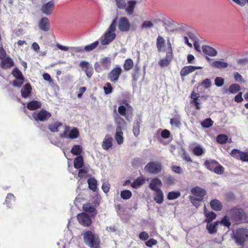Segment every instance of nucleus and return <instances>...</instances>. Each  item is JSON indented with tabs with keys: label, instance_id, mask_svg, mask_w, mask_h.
<instances>
[{
	"label": "nucleus",
	"instance_id": "nucleus-17",
	"mask_svg": "<svg viewBox=\"0 0 248 248\" xmlns=\"http://www.w3.org/2000/svg\"><path fill=\"white\" fill-rule=\"evenodd\" d=\"M202 67L200 66H185L182 68L180 71V76L182 77H184L189 74L192 73L197 69H201Z\"/></svg>",
	"mask_w": 248,
	"mask_h": 248
},
{
	"label": "nucleus",
	"instance_id": "nucleus-45",
	"mask_svg": "<svg viewBox=\"0 0 248 248\" xmlns=\"http://www.w3.org/2000/svg\"><path fill=\"white\" fill-rule=\"evenodd\" d=\"M62 125V123H61L55 122L53 124H49L48 127L52 132H57L59 131L58 128Z\"/></svg>",
	"mask_w": 248,
	"mask_h": 248
},
{
	"label": "nucleus",
	"instance_id": "nucleus-1",
	"mask_svg": "<svg viewBox=\"0 0 248 248\" xmlns=\"http://www.w3.org/2000/svg\"><path fill=\"white\" fill-rule=\"evenodd\" d=\"M84 243L91 248H100L101 240L99 235L94 232L88 230L82 234Z\"/></svg>",
	"mask_w": 248,
	"mask_h": 248
},
{
	"label": "nucleus",
	"instance_id": "nucleus-25",
	"mask_svg": "<svg viewBox=\"0 0 248 248\" xmlns=\"http://www.w3.org/2000/svg\"><path fill=\"white\" fill-rule=\"evenodd\" d=\"M41 102L36 100L29 101L27 105V108L30 110H36L41 108Z\"/></svg>",
	"mask_w": 248,
	"mask_h": 248
},
{
	"label": "nucleus",
	"instance_id": "nucleus-16",
	"mask_svg": "<svg viewBox=\"0 0 248 248\" xmlns=\"http://www.w3.org/2000/svg\"><path fill=\"white\" fill-rule=\"evenodd\" d=\"M0 67L3 69H8L14 66V62L9 56L6 57L1 60Z\"/></svg>",
	"mask_w": 248,
	"mask_h": 248
},
{
	"label": "nucleus",
	"instance_id": "nucleus-39",
	"mask_svg": "<svg viewBox=\"0 0 248 248\" xmlns=\"http://www.w3.org/2000/svg\"><path fill=\"white\" fill-rule=\"evenodd\" d=\"M89 188L93 191L97 189V181L93 178H89L87 180Z\"/></svg>",
	"mask_w": 248,
	"mask_h": 248
},
{
	"label": "nucleus",
	"instance_id": "nucleus-62",
	"mask_svg": "<svg viewBox=\"0 0 248 248\" xmlns=\"http://www.w3.org/2000/svg\"><path fill=\"white\" fill-rule=\"evenodd\" d=\"M157 243V242L155 239L151 238L145 242V245L148 247H152L153 246L156 245Z\"/></svg>",
	"mask_w": 248,
	"mask_h": 248
},
{
	"label": "nucleus",
	"instance_id": "nucleus-9",
	"mask_svg": "<svg viewBox=\"0 0 248 248\" xmlns=\"http://www.w3.org/2000/svg\"><path fill=\"white\" fill-rule=\"evenodd\" d=\"M131 25L126 17H120L118 21V28L121 32H128L130 31Z\"/></svg>",
	"mask_w": 248,
	"mask_h": 248
},
{
	"label": "nucleus",
	"instance_id": "nucleus-15",
	"mask_svg": "<svg viewBox=\"0 0 248 248\" xmlns=\"http://www.w3.org/2000/svg\"><path fill=\"white\" fill-rule=\"evenodd\" d=\"M191 193L196 198L199 199L200 201H202L203 197L206 194V190L199 186H195L191 189Z\"/></svg>",
	"mask_w": 248,
	"mask_h": 248
},
{
	"label": "nucleus",
	"instance_id": "nucleus-53",
	"mask_svg": "<svg viewBox=\"0 0 248 248\" xmlns=\"http://www.w3.org/2000/svg\"><path fill=\"white\" fill-rule=\"evenodd\" d=\"M217 221L218 222V224H222L224 226L227 227L228 228H229L231 225L230 220L226 216H225L220 221Z\"/></svg>",
	"mask_w": 248,
	"mask_h": 248
},
{
	"label": "nucleus",
	"instance_id": "nucleus-35",
	"mask_svg": "<svg viewBox=\"0 0 248 248\" xmlns=\"http://www.w3.org/2000/svg\"><path fill=\"white\" fill-rule=\"evenodd\" d=\"M83 158L82 156H77L74 161V166L76 169H80L83 166Z\"/></svg>",
	"mask_w": 248,
	"mask_h": 248
},
{
	"label": "nucleus",
	"instance_id": "nucleus-31",
	"mask_svg": "<svg viewBox=\"0 0 248 248\" xmlns=\"http://www.w3.org/2000/svg\"><path fill=\"white\" fill-rule=\"evenodd\" d=\"M199 97V94L198 93H195L194 92H192L191 93L190 98L192 100L191 101L190 103L194 105L196 108L198 110H199L201 108L200 103L197 101Z\"/></svg>",
	"mask_w": 248,
	"mask_h": 248
},
{
	"label": "nucleus",
	"instance_id": "nucleus-27",
	"mask_svg": "<svg viewBox=\"0 0 248 248\" xmlns=\"http://www.w3.org/2000/svg\"><path fill=\"white\" fill-rule=\"evenodd\" d=\"M155 191V193L153 197L154 200L157 203H162L164 201V194L163 191L161 189L157 190Z\"/></svg>",
	"mask_w": 248,
	"mask_h": 248
},
{
	"label": "nucleus",
	"instance_id": "nucleus-13",
	"mask_svg": "<svg viewBox=\"0 0 248 248\" xmlns=\"http://www.w3.org/2000/svg\"><path fill=\"white\" fill-rule=\"evenodd\" d=\"M55 2L53 0H50L42 5L41 11L46 16L51 15L55 9Z\"/></svg>",
	"mask_w": 248,
	"mask_h": 248
},
{
	"label": "nucleus",
	"instance_id": "nucleus-28",
	"mask_svg": "<svg viewBox=\"0 0 248 248\" xmlns=\"http://www.w3.org/2000/svg\"><path fill=\"white\" fill-rule=\"evenodd\" d=\"M192 144L190 147L193 154L196 156H201L204 153V150L200 145L193 146Z\"/></svg>",
	"mask_w": 248,
	"mask_h": 248
},
{
	"label": "nucleus",
	"instance_id": "nucleus-50",
	"mask_svg": "<svg viewBox=\"0 0 248 248\" xmlns=\"http://www.w3.org/2000/svg\"><path fill=\"white\" fill-rule=\"evenodd\" d=\"M242 151L237 149H233L231 152L230 155L234 158L240 160V156Z\"/></svg>",
	"mask_w": 248,
	"mask_h": 248
},
{
	"label": "nucleus",
	"instance_id": "nucleus-36",
	"mask_svg": "<svg viewBox=\"0 0 248 248\" xmlns=\"http://www.w3.org/2000/svg\"><path fill=\"white\" fill-rule=\"evenodd\" d=\"M211 65L212 67L218 69L225 68L228 65L227 62L218 61L213 62Z\"/></svg>",
	"mask_w": 248,
	"mask_h": 248
},
{
	"label": "nucleus",
	"instance_id": "nucleus-48",
	"mask_svg": "<svg viewBox=\"0 0 248 248\" xmlns=\"http://www.w3.org/2000/svg\"><path fill=\"white\" fill-rule=\"evenodd\" d=\"M240 90V86L238 84H232L229 88V91L231 93H235Z\"/></svg>",
	"mask_w": 248,
	"mask_h": 248
},
{
	"label": "nucleus",
	"instance_id": "nucleus-46",
	"mask_svg": "<svg viewBox=\"0 0 248 248\" xmlns=\"http://www.w3.org/2000/svg\"><path fill=\"white\" fill-rule=\"evenodd\" d=\"M114 121L117 126H122L125 124V122L120 116L116 114L114 116Z\"/></svg>",
	"mask_w": 248,
	"mask_h": 248
},
{
	"label": "nucleus",
	"instance_id": "nucleus-4",
	"mask_svg": "<svg viewBox=\"0 0 248 248\" xmlns=\"http://www.w3.org/2000/svg\"><path fill=\"white\" fill-rule=\"evenodd\" d=\"M126 0H115L117 7L120 9H125L128 15L133 14L136 7L137 1L134 0H130L127 2V6L126 7Z\"/></svg>",
	"mask_w": 248,
	"mask_h": 248
},
{
	"label": "nucleus",
	"instance_id": "nucleus-8",
	"mask_svg": "<svg viewBox=\"0 0 248 248\" xmlns=\"http://www.w3.org/2000/svg\"><path fill=\"white\" fill-rule=\"evenodd\" d=\"M144 169L146 172L150 174H156L161 171L162 165L159 162L151 161L147 164Z\"/></svg>",
	"mask_w": 248,
	"mask_h": 248
},
{
	"label": "nucleus",
	"instance_id": "nucleus-10",
	"mask_svg": "<svg viewBox=\"0 0 248 248\" xmlns=\"http://www.w3.org/2000/svg\"><path fill=\"white\" fill-rule=\"evenodd\" d=\"M52 115L50 112L44 109H42L38 112L33 113L32 116L36 121L45 122L47 121Z\"/></svg>",
	"mask_w": 248,
	"mask_h": 248
},
{
	"label": "nucleus",
	"instance_id": "nucleus-59",
	"mask_svg": "<svg viewBox=\"0 0 248 248\" xmlns=\"http://www.w3.org/2000/svg\"><path fill=\"white\" fill-rule=\"evenodd\" d=\"M211 84V81L209 78L205 79L201 83V85L205 89L209 88Z\"/></svg>",
	"mask_w": 248,
	"mask_h": 248
},
{
	"label": "nucleus",
	"instance_id": "nucleus-58",
	"mask_svg": "<svg viewBox=\"0 0 248 248\" xmlns=\"http://www.w3.org/2000/svg\"><path fill=\"white\" fill-rule=\"evenodd\" d=\"M224 83V79L220 77H217L215 79V84L217 87H221Z\"/></svg>",
	"mask_w": 248,
	"mask_h": 248
},
{
	"label": "nucleus",
	"instance_id": "nucleus-12",
	"mask_svg": "<svg viewBox=\"0 0 248 248\" xmlns=\"http://www.w3.org/2000/svg\"><path fill=\"white\" fill-rule=\"evenodd\" d=\"M77 220L80 224L84 227H90L92 224V220L90 217L85 212L78 214Z\"/></svg>",
	"mask_w": 248,
	"mask_h": 248
},
{
	"label": "nucleus",
	"instance_id": "nucleus-44",
	"mask_svg": "<svg viewBox=\"0 0 248 248\" xmlns=\"http://www.w3.org/2000/svg\"><path fill=\"white\" fill-rule=\"evenodd\" d=\"M12 74L16 79H23V78H25L22 72L17 68H15L13 70Z\"/></svg>",
	"mask_w": 248,
	"mask_h": 248
},
{
	"label": "nucleus",
	"instance_id": "nucleus-49",
	"mask_svg": "<svg viewBox=\"0 0 248 248\" xmlns=\"http://www.w3.org/2000/svg\"><path fill=\"white\" fill-rule=\"evenodd\" d=\"M214 122L211 120V118H207L203 121L201 125L203 128H207L212 126L213 125Z\"/></svg>",
	"mask_w": 248,
	"mask_h": 248
},
{
	"label": "nucleus",
	"instance_id": "nucleus-5",
	"mask_svg": "<svg viewBox=\"0 0 248 248\" xmlns=\"http://www.w3.org/2000/svg\"><path fill=\"white\" fill-rule=\"evenodd\" d=\"M234 238L237 245L244 246L248 240V229L243 228L237 229Z\"/></svg>",
	"mask_w": 248,
	"mask_h": 248
},
{
	"label": "nucleus",
	"instance_id": "nucleus-23",
	"mask_svg": "<svg viewBox=\"0 0 248 248\" xmlns=\"http://www.w3.org/2000/svg\"><path fill=\"white\" fill-rule=\"evenodd\" d=\"M202 50L203 53L208 56L211 57H215L217 55V51L213 47L207 46L204 45L202 46Z\"/></svg>",
	"mask_w": 248,
	"mask_h": 248
},
{
	"label": "nucleus",
	"instance_id": "nucleus-21",
	"mask_svg": "<svg viewBox=\"0 0 248 248\" xmlns=\"http://www.w3.org/2000/svg\"><path fill=\"white\" fill-rule=\"evenodd\" d=\"M32 87L30 83L25 84L21 90V96L23 98L29 97L31 93Z\"/></svg>",
	"mask_w": 248,
	"mask_h": 248
},
{
	"label": "nucleus",
	"instance_id": "nucleus-64",
	"mask_svg": "<svg viewBox=\"0 0 248 248\" xmlns=\"http://www.w3.org/2000/svg\"><path fill=\"white\" fill-rule=\"evenodd\" d=\"M240 160L243 162H248V152H242L240 156Z\"/></svg>",
	"mask_w": 248,
	"mask_h": 248
},
{
	"label": "nucleus",
	"instance_id": "nucleus-7",
	"mask_svg": "<svg viewBox=\"0 0 248 248\" xmlns=\"http://www.w3.org/2000/svg\"><path fill=\"white\" fill-rule=\"evenodd\" d=\"M79 136V132L78 128L73 127L70 129L69 126L65 125L63 133L60 134V137L61 138H66L75 139Z\"/></svg>",
	"mask_w": 248,
	"mask_h": 248
},
{
	"label": "nucleus",
	"instance_id": "nucleus-30",
	"mask_svg": "<svg viewBox=\"0 0 248 248\" xmlns=\"http://www.w3.org/2000/svg\"><path fill=\"white\" fill-rule=\"evenodd\" d=\"M218 162L215 160H206L204 162V165L209 170L213 171L216 168Z\"/></svg>",
	"mask_w": 248,
	"mask_h": 248
},
{
	"label": "nucleus",
	"instance_id": "nucleus-24",
	"mask_svg": "<svg viewBox=\"0 0 248 248\" xmlns=\"http://www.w3.org/2000/svg\"><path fill=\"white\" fill-rule=\"evenodd\" d=\"M218 225V223L217 221L213 223H207L206 226V229L209 234H214L217 233V232Z\"/></svg>",
	"mask_w": 248,
	"mask_h": 248
},
{
	"label": "nucleus",
	"instance_id": "nucleus-55",
	"mask_svg": "<svg viewBox=\"0 0 248 248\" xmlns=\"http://www.w3.org/2000/svg\"><path fill=\"white\" fill-rule=\"evenodd\" d=\"M103 89L106 94L111 93L113 90L111 85L109 82H107L104 86Z\"/></svg>",
	"mask_w": 248,
	"mask_h": 248
},
{
	"label": "nucleus",
	"instance_id": "nucleus-56",
	"mask_svg": "<svg viewBox=\"0 0 248 248\" xmlns=\"http://www.w3.org/2000/svg\"><path fill=\"white\" fill-rule=\"evenodd\" d=\"M213 171L217 174H222L224 171V168L218 163V164H217L216 168H215Z\"/></svg>",
	"mask_w": 248,
	"mask_h": 248
},
{
	"label": "nucleus",
	"instance_id": "nucleus-43",
	"mask_svg": "<svg viewBox=\"0 0 248 248\" xmlns=\"http://www.w3.org/2000/svg\"><path fill=\"white\" fill-rule=\"evenodd\" d=\"M228 140V137L225 134H219L217 137V141L221 144H225Z\"/></svg>",
	"mask_w": 248,
	"mask_h": 248
},
{
	"label": "nucleus",
	"instance_id": "nucleus-11",
	"mask_svg": "<svg viewBox=\"0 0 248 248\" xmlns=\"http://www.w3.org/2000/svg\"><path fill=\"white\" fill-rule=\"evenodd\" d=\"M123 70L120 65H116L108 74V78L112 82L116 83L119 80Z\"/></svg>",
	"mask_w": 248,
	"mask_h": 248
},
{
	"label": "nucleus",
	"instance_id": "nucleus-38",
	"mask_svg": "<svg viewBox=\"0 0 248 248\" xmlns=\"http://www.w3.org/2000/svg\"><path fill=\"white\" fill-rule=\"evenodd\" d=\"M134 66V62L131 59H127L125 60L123 67L125 71H128L131 70Z\"/></svg>",
	"mask_w": 248,
	"mask_h": 248
},
{
	"label": "nucleus",
	"instance_id": "nucleus-63",
	"mask_svg": "<svg viewBox=\"0 0 248 248\" xmlns=\"http://www.w3.org/2000/svg\"><path fill=\"white\" fill-rule=\"evenodd\" d=\"M149 235L146 232H142L139 234V238L143 241H146L149 238Z\"/></svg>",
	"mask_w": 248,
	"mask_h": 248
},
{
	"label": "nucleus",
	"instance_id": "nucleus-57",
	"mask_svg": "<svg viewBox=\"0 0 248 248\" xmlns=\"http://www.w3.org/2000/svg\"><path fill=\"white\" fill-rule=\"evenodd\" d=\"M170 62H171L165 58L164 59H161L159 61L158 64L161 67H164L168 66L170 64Z\"/></svg>",
	"mask_w": 248,
	"mask_h": 248
},
{
	"label": "nucleus",
	"instance_id": "nucleus-47",
	"mask_svg": "<svg viewBox=\"0 0 248 248\" xmlns=\"http://www.w3.org/2000/svg\"><path fill=\"white\" fill-rule=\"evenodd\" d=\"M181 195V193L179 191H171L169 192L167 195V199L169 200H172L176 199L179 197Z\"/></svg>",
	"mask_w": 248,
	"mask_h": 248
},
{
	"label": "nucleus",
	"instance_id": "nucleus-14",
	"mask_svg": "<svg viewBox=\"0 0 248 248\" xmlns=\"http://www.w3.org/2000/svg\"><path fill=\"white\" fill-rule=\"evenodd\" d=\"M79 66L84 71L88 78H90L92 76L93 73V69L92 65L89 62L82 61L80 62Z\"/></svg>",
	"mask_w": 248,
	"mask_h": 248
},
{
	"label": "nucleus",
	"instance_id": "nucleus-26",
	"mask_svg": "<svg viewBox=\"0 0 248 248\" xmlns=\"http://www.w3.org/2000/svg\"><path fill=\"white\" fill-rule=\"evenodd\" d=\"M210 204L211 208L216 211H220L223 208L221 202L217 199L211 200L210 202Z\"/></svg>",
	"mask_w": 248,
	"mask_h": 248
},
{
	"label": "nucleus",
	"instance_id": "nucleus-19",
	"mask_svg": "<svg viewBox=\"0 0 248 248\" xmlns=\"http://www.w3.org/2000/svg\"><path fill=\"white\" fill-rule=\"evenodd\" d=\"M113 138L110 135L107 134L105 136L102 143V147L104 150H108L113 145Z\"/></svg>",
	"mask_w": 248,
	"mask_h": 248
},
{
	"label": "nucleus",
	"instance_id": "nucleus-18",
	"mask_svg": "<svg viewBox=\"0 0 248 248\" xmlns=\"http://www.w3.org/2000/svg\"><path fill=\"white\" fill-rule=\"evenodd\" d=\"M39 29L44 31H47L50 29V22L46 17H42L38 22Z\"/></svg>",
	"mask_w": 248,
	"mask_h": 248
},
{
	"label": "nucleus",
	"instance_id": "nucleus-32",
	"mask_svg": "<svg viewBox=\"0 0 248 248\" xmlns=\"http://www.w3.org/2000/svg\"><path fill=\"white\" fill-rule=\"evenodd\" d=\"M82 208L83 211L86 212L94 213V216H95L97 214V211L95 208L90 203L84 204L83 205Z\"/></svg>",
	"mask_w": 248,
	"mask_h": 248
},
{
	"label": "nucleus",
	"instance_id": "nucleus-37",
	"mask_svg": "<svg viewBox=\"0 0 248 248\" xmlns=\"http://www.w3.org/2000/svg\"><path fill=\"white\" fill-rule=\"evenodd\" d=\"M165 40L163 37L159 35L156 39V47L158 51H161L164 47Z\"/></svg>",
	"mask_w": 248,
	"mask_h": 248
},
{
	"label": "nucleus",
	"instance_id": "nucleus-60",
	"mask_svg": "<svg viewBox=\"0 0 248 248\" xmlns=\"http://www.w3.org/2000/svg\"><path fill=\"white\" fill-rule=\"evenodd\" d=\"M24 78L23 79H16L13 82V85L15 87H21L23 84Z\"/></svg>",
	"mask_w": 248,
	"mask_h": 248
},
{
	"label": "nucleus",
	"instance_id": "nucleus-33",
	"mask_svg": "<svg viewBox=\"0 0 248 248\" xmlns=\"http://www.w3.org/2000/svg\"><path fill=\"white\" fill-rule=\"evenodd\" d=\"M145 183V179L143 177L137 178L131 184V186L134 188H137Z\"/></svg>",
	"mask_w": 248,
	"mask_h": 248
},
{
	"label": "nucleus",
	"instance_id": "nucleus-20",
	"mask_svg": "<svg viewBox=\"0 0 248 248\" xmlns=\"http://www.w3.org/2000/svg\"><path fill=\"white\" fill-rule=\"evenodd\" d=\"M162 186L161 181L158 178L152 179L149 183L150 188L153 191H156L161 189L160 188Z\"/></svg>",
	"mask_w": 248,
	"mask_h": 248
},
{
	"label": "nucleus",
	"instance_id": "nucleus-40",
	"mask_svg": "<svg viewBox=\"0 0 248 248\" xmlns=\"http://www.w3.org/2000/svg\"><path fill=\"white\" fill-rule=\"evenodd\" d=\"M140 120H137L136 121L133 125V132L134 136L135 137H138L140 133Z\"/></svg>",
	"mask_w": 248,
	"mask_h": 248
},
{
	"label": "nucleus",
	"instance_id": "nucleus-2",
	"mask_svg": "<svg viewBox=\"0 0 248 248\" xmlns=\"http://www.w3.org/2000/svg\"><path fill=\"white\" fill-rule=\"evenodd\" d=\"M117 18L114 19L110 25L104 35V39L101 41V44L106 45L111 43L116 37V35L114 31L116 30Z\"/></svg>",
	"mask_w": 248,
	"mask_h": 248
},
{
	"label": "nucleus",
	"instance_id": "nucleus-29",
	"mask_svg": "<svg viewBox=\"0 0 248 248\" xmlns=\"http://www.w3.org/2000/svg\"><path fill=\"white\" fill-rule=\"evenodd\" d=\"M100 63L104 69L108 70L111 64V58L108 57H103L100 61Z\"/></svg>",
	"mask_w": 248,
	"mask_h": 248
},
{
	"label": "nucleus",
	"instance_id": "nucleus-22",
	"mask_svg": "<svg viewBox=\"0 0 248 248\" xmlns=\"http://www.w3.org/2000/svg\"><path fill=\"white\" fill-rule=\"evenodd\" d=\"M203 214L205 217L204 222L207 223L212 222L217 217L216 214L212 211H208L205 206L204 208Z\"/></svg>",
	"mask_w": 248,
	"mask_h": 248
},
{
	"label": "nucleus",
	"instance_id": "nucleus-51",
	"mask_svg": "<svg viewBox=\"0 0 248 248\" xmlns=\"http://www.w3.org/2000/svg\"><path fill=\"white\" fill-rule=\"evenodd\" d=\"M98 45H99L98 41H96L94 42H93L89 45L86 46L84 47V51H87V52L92 51V50H93L94 49H95L98 46Z\"/></svg>",
	"mask_w": 248,
	"mask_h": 248
},
{
	"label": "nucleus",
	"instance_id": "nucleus-41",
	"mask_svg": "<svg viewBox=\"0 0 248 248\" xmlns=\"http://www.w3.org/2000/svg\"><path fill=\"white\" fill-rule=\"evenodd\" d=\"M82 152V148L81 146L78 145H74L71 150V153L75 155L79 156Z\"/></svg>",
	"mask_w": 248,
	"mask_h": 248
},
{
	"label": "nucleus",
	"instance_id": "nucleus-34",
	"mask_svg": "<svg viewBox=\"0 0 248 248\" xmlns=\"http://www.w3.org/2000/svg\"><path fill=\"white\" fill-rule=\"evenodd\" d=\"M15 202V197L12 193L7 194L5 201V203L8 208H11L14 204Z\"/></svg>",
	"mask_w": 248,
	"mask_h": 248
},
{
	"label": "nucleus",
	"instance_id": "nucleus-54",
	"mask_svg": "<svg viewBox=\"0 0 248 248\" xmlns=\"http://www.w3.org/2000/svg\"><path fill=\"white\" fill-rule=\"evenodd\" d=\"M170 124L172 125H175L176 127H179L181 124L180 117L177 116L170 119Z\"/></svg>",
	"mask_w": 248,
	"mask_h": 248
},
{
	"label": "nucleus",
	"instance_id": "nucleus-52",
	"mask_svg": "<svg viewBox=\"0 0 248 248\" xmlns=\"http://www.w3.org/2000/svg\"><path fill=\"white\" fill-rule=\"evenodd\" d=\"M132 195V192L129 190H124L121 192V197L124 200L129 199Z\"/></svg>",
	"mask_w": 248,
	"mask_h": 248
},
{
	"label": "nucleus",
	"instance_id": "nucleus-3",
	"mask_svg": "<svg viewBox=\"0 0 248 248\" xmlns=\"http://www.w3.org/2000/svg\"><path fill=\"white\" fill-rule=\"evenodd\" d=\"M230 213L232 219L237 223L244 222L247 219V215L242 208L233 207L230 210Z\"/></svg>",
	"mask_w": 248,
	"mask_h": 248
},
{
	"label": "nucleus",
	"instance_id": "nucleus-61",
	"mask_svg": "<svg viewBox=\"0 0 248 248\" xmlns=\"http://www.w3.org/2000/svg\"><path fill=\"white\" fill-rule=\"evenodd\" d=\"M189 199L191 202L195 206H198L199 204V202L202 201H200L199 199L193 196H189Z\"/></svg>",
	"mask_w": 248,
	"mask_h": 248
},
{
	"label": "nucleus",
	"instance_id": "nucleus-6",
	"mask_svg": "<svg viewBox=\"0 0 248 248\" xmlns=\"http://www.w3.org/2000/svg\"><path fill=\"white\" fill-rule=\"evenodd\" d=\"M124 103L125 106H120L118 112L120 116H124L126 120L130 121L133 116L134 109L126 101Z\"/></svg>",
	"mask_w": 248,
	"mask_h": 248
},
{
	"label": "nucleus",
	"instance_id": "nucleus-42",
	"mask_svg": "<svg viewBox=\"0 0 248 248\" xmlns=\"http://www.w3.org/2000/svg\"><path fill=\"white\" fill-rule=\"evenodd\" d=\"M154 27V23L150 20H145L140 25V28L142 30L151 29Z\"/></svg>",
	"mask_w": 248,
	"mask_h": 248
}]
</instances>
